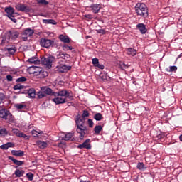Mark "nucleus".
<instances>
[{"instance_id":"1","label":"nucleus","mask_w":182,"mask_h":182,"mask_svg":"<svg viewBox=\"0 0 182 182\" xmlns=\"http://www.w3.org/2000/svg\"><path fill=\"white\" fill-rule=\"evenodd\" d=\"M86 117H80V116L77 115L76 119H75V123H76V132L79 134V139L83 140L86 135H88L89 131L88 127L85 126V121Z\"/></svg>"},{"instance_id":"2","label":"nucleus","mask_w":182,"mask_h":182,"mask_svg":"<svg viewBox=\"0 0 182 182\" xmlns=\"http://www.w3.org/2000/svg\"><path fill=\"white\" fill-rule=\"evenodd\" d=\"M135 12H136L137 16L146 18L149 17V9L146 5L143 3H137L135 5Z\"/></svg>"},{"instance_id":"3","label":"nucleus","mask_w":182,"mask_h":182,"mask_svg":"<svg viewBox=\"0 0 182 182\" xmlns=\"http://www.w3.org/2000/svg\"><path fill=\"white\" fill-rule=\"evenodd\" d=\"M53 97H65L70 100V101L73 100V95L66 90H58V92H55L53 95Z\"/></svg>"},{"instance_id":"4","label":"nucleus","mask_w":182,"mask_h":182,"mask_svg":"<svg viewBox=\"0 0 182 182\" xmlns=\"http://www.w3.org/2000/svg\"><path fill=\"white\" fill-rule=\"evenodd\" d=\"M0 118L4 120H7L8 122L14 121V116L7 109H0Z\"/></svg>"},{"instance_id":"5","label":"nucleus","mask_w":182,"mask_h":182,"mask_svg":"<svg viewBox=\"0 0 182 182\" xmlns=\"http://www.w3.org/2000/svg\"><path fill=\"white\" fill-rule=\"evenodd\" d=\"M41 63L43 65H46L48 69H50L52 68V63L55 61V57L53 56H47V57H41Z\"/></svg>"},{"instance_id":"6","label":"nucleus","mask_w":182,"mask_h":182,"mask_svg":"<svg viewBox=\"0 0 182 182\" xmlns=\"http://www.w3.org/2000/svg\"><path fill=\"white\" fill-rule=\"evenodd\" d=\"M4 12L7 14V17L10 18L14 23H16V19L14 18V15H16V13H14V9L13 7H8L4 9Z\"/></svg>"},{"instance_id":"7","label":"nucleus","mask_w":182,"mask_h":182,"mask_svg":"<svg viewBox=\"0 0 182 182\" xmlns=\"http://www.w3.org/2000/svg\"><path fill=\"white\" fill-rule=\"evenodd\" d=\"M4 36L11 38V41H16L20 36V32L17 30L12 29L7 33H6Z\"/></svg>"},{"instance_id":"8","label":"nucleus","mask_w":182,"mask_h":182,"mask_svg":"<svg viewBox=\"0 0 182 182\" xmlns=\"http://www.w3.org/2000/svg\"><path fill=\"white\" fill-rule=\"evenodd\" d=\"M54 43H55L54 41H52L50 39H47L45 38H42L40 42V45L41 48H50V46H53Z\"/></svg>"},{"instance_id":"9","label":"nucleus","mask_w":182,"mask_h":182,"mask_svg":"<svg viewBox=\"0 0 182 182\" xmlns=\"http://www.w3.org/2000/svg\"><path fill=\"white\" fill-rule=\"evenodd\" d=\"M69 58H70V54L65 53L63 51L56 53V60H61L63 63H65Z\"/></svg>"},{"instance_id":"10","label":"nucleus","mask_w":182,"mask_h":182,"mask_svg":"<svg viewBox=\"0 0 182 182\" xmlns=\"http://www.w3.org/2000/svg\"><path fill=\"white\" fill-rule=\"evenodd\" d=\"M40 92H43L44 94H46L48 96H53V94H55V91H53L51 88L49 87L45 86L41 87Z\"/></svg>"},{"instance_id":"11","label":"nucleus","mask_w":182,"mask_h":182,"mask_svg":"<svg viewBox=\"0 0 182 182\" xmlns=\"http://www.w3.org/2000/svg\"><path fill=\"white\" fill-rule=\"evenodd\" d=\"M16 9L21 12H30V8L24 4H18L16 6Z\"/></svg>"},{"instance_id":"12","label":"nucleus","mask_w":182,"mask_h":182,"mask_svg":"<svg viewBox=\"0 0 182 182\" xmlns=\"http://www.w3.org/2000/svg\"><path fill=\"white\" fill-rule=\"evenodd\" d=\"M66 99L68 98L63 97H55V98L52 99L51 101L55 103V105H62L68 102Z\"/></svg>"},{"instance_id":"13","label":"nucleus","mask_w":182,"mask_h":182,"mask_svg":"<svg viewBox=\"0 0 182 182\" xmlns=\"http://www.w3.org/2000/svg\"><path fill=\"white\" fill-rule=\"evenodd\" d=\"M90 139H85V142L82 143V144L78 145L77 148L78 149H86L87 150L91 149V145L90 144Z\"/></svg>"},{"instance_id":"14","label":"nucleus","mask_w":182,"mask_h":182,"mask_svg":"<svg viewBox=\"0 0 182 182\" xmlns=\"http://www.w3.org/2000/svg\"><path fill=\"white\" fill-rule=\"evenodd\" d=\"M136 29L139 30L142 35L146 34L147 32L146 26L144 25V23H142L136 25Z\"/></svg>"},{"instance_id":"15","label":"nucleus","mask_w":182,"mask_h":182,"mask_svg":"<svg viewBox=\"0 0 182 182\" xmlns=\"http://www.w3.org/2000/svg\"><path fill=\"white\" fill-rule=\"evenodd\" d=\"M90 9H91V11H92L93 14H98L101 9V5L98 4H92L91 6H90Z\"/></svg>"},{"instance_id":"16","label":"nucleus","mask_w":182,"mask_h":182,"mask_svg":"<svg viewBox=\"0 0 182 182\" xmlns=\"http://www.w3.org/2000/svg\"><path fill=\"white\" fill-rule=\"evenodd\" d=\"M34 30L30 28H25L24 31H23L22 35L23 36H26L27 37H31L33 35H34Z\"/></svg>"},{"instance_id":"17","label":"nucleus","mask_w":182,"mask_h":182,"mask_svg":"<svg viewBox=\"0 0 182 182\" xmlns=\"http://www.w3.org/2000/svg\"><path fill=\"white\" fill-rule=\"evenodd\" d=\"M11 154L16 157H23L24 156V151L21 150H12Z\"/></svg>"},{"instance_id":"18","label":"nucleus","mask_w":182,"mask_h":182,"mask_svg":"<svg viewBox=\"0 0 182 182\" xmlns=\"http://www.w3.org/2000/svg\"><path fill=\"white\" fill-rule=\"evenodd\" d=\"M4 50H6V52H8L9 55H14V53H16V48L15 46L7 47L4 48Z\"/></svg>"},{"instance_id":"19","label":"nucleus","mask_w":182,"mask_h":182,"mask_svg":"<svg viewBox=\"0 0 182 182\" xmlns=\"http://www.w3.org/2000/svg\"><path fill=\"white\" fill-rule=\"evenodd\" d=\"M30 69H32L34 70V71H33V74H34L35 75H37V73H41L42 72H45L43 70V68H41V67H37V66L31 67Z\"/></svg>"},{"instance_id":"20","label":"nucleus","mask_w":182,"mask_h":182,"mask_svg":"<svg viewBox=\"0 0 182 182\" xmlns=\"http://www.w3.org/2000/svg\"><path fill=\"white\" fill-rule=\"evenodd\" d=\"M8 159L11 160L12 162H14V164H16L18 166H21L24 164V162H23L22 161H18L12 156H8Z\"/></svg>"},{"instance_id":"21","label":"nucleus","mask_w":182,"mask_h":182,"mask_svg":"<svg viewBox=\"0 0 182 182\" xmlns=\"http://www.w3.org/2000/svg\"><path fill=\"white\" fill-rule=\"evenodd\" d=\"M58 38L64 43H70V39L68 36L60 35Z\"/></svg>"},{"instance_id":"22","label":"nucleus","mask_w":182,"mask_h":182,"mask_svg":"<svg viewBox=\"0 0 182 182\" xmlns=\"http://www.w3.org/2000/svg\"><path fill=\"white\" fill-rule=\"evenodd\" d=\"M12 147H14V144L12 142H8L7 144H4V145L0 146V149L2 150H8V149Z\"/></svg>"},{"instance_id":"23","label":"nucleus","mask_w":182,"mask_h":182,"mask_svg":"<svg viewBox=\"0 0 182 182\" xmlns=\"http://www.w3.org/2000/svg\"><path fill=\"white\" fill-rule=\"evenodd\" d=\"M27 62L35 65H38L41 63V61L36 57H31V58H28V60H27Z\"/></svg>"},{"instance_id":"24","label":"nucleus","mask_w":182,"mask_h":182,"mask_svg":"<svg viewBox=\"0 0 182 182\" xmlns=\"http://www.w3.org/2000/svg\"><path fill=\"white\" fill-rule=\"evenodd\" d=\"M126 51L127 54L132 57H134L136 55V50H135L134 48H127Z\"/></svg>"},{"instance_id":"25","label":"nucleus","mask_w":182,"mask_h":182,"mask_svg":"<svg viewBox=\"0 0 182 182\" xmlns=\"http://www.w3.org/2000/svg\"><path fill=\"white\" fill-rule=\"evenodd\" d=\"M100 77L103 81H109L111 80V77L107 75V73H102L100 74Z\"/></svg>"},{"instance_id":"26","label":"nucleus","mask_w":182,"mask_h":182,"mask_svg":"<svg viewBox=\"0 0 182 182\" xmlns=\"http://www.w3.org/2000/svg\"><path fill=\"white\" fill-rule=\"evenodd\" d=\"M43 24H51L53 26L57 25V21H55L53 19H43Z\"/></svg>"},{"instance_id":"27","label":"nucleus","mask_w":182,"mask_h":182,"mask_svg":"<svg viewBox=\"0 0 182 182\" xmlns=\"http://www.w3.org/2000/svg\"><path fill=\"white\" fill-rule=\"evenodd\" d=\"M10 40H11V38L6 36H2L1 45H7L9 43Z\"/></svg>"},{"instance_id":"28","label":"nucleus","mask_w":182,"mask_h":182,"mask_svg":"<svg viewBox=\"0 0 182 182\" xmlns=\"http://www.w3.org/2000/svg\"><path fill=\"white\" fill-rule=\"evenodd\" d=\"M37 144H38V147L41 148V149H44L48 146L47 142L42 141H38V142H37Z\"/></svg>"},{"instance_id":"29","label":"nucleus","mask_w":182,"mask_h":182,"mask_svg":"<svg viewBox=\"0 0 182 182\" xmlns=\"http://www.w3.org/2000/svg\"><path fill=\"white\" fill-rule=\"evenodd\" d=\"M102 129L103 128H102L101 125H97L94 127V132L97 135H99Z\"/></svg>"},{"instance_id":"30","label":"nucleus","mask_w":182,"mask_h":182,"mask_svg":"<svg viewBox=\"0 0 182 182\" xmlns=\"http://www.w3.org/2000/svg\"><path fill=\"white\" fill-rule=\"evenodd\" d=\"M27 94H28V97L31 98H35V90L34 88H31L27 91Z\"/></svg>"},{"instance_id":"31","label":"nucleus","mask_w":182,"mask_h":182,"mask_svg":"<svg viewBox=\"0 0 182 182\" xmlns=\"http://www.w3.org/2000/svg\"><path fill=\"white\" fill-rule=\"evenodd\" d=\"M14 175H16V177H22L24 175V171L16 169L14 172Z\"/></svg>"},{"instance_id":"32","label":"nucleus","mask_w":182,"mask_h":182,"mask_svg":"<svg viewBox=\"0 0 182 182\" xmlns=\"http://www.w3.org/2000/svg\"><path fill=\"white\" fill-rule=\"evenodd\" d=\"M94 120H97V122H100L102 120V119H103V116L102 115L101 113H97L95 114H94Z\"/></svg>"},{"instance_id":"33","label":"nucleus","mask_w":182,"mask_h":182,"mask_svg":"<svg viewBox=\"0 0 182 182\" xmlns=\"http://www.w3.org/2000/svg\"><path fill=\"white\" fill-rule=\"evenodd\" d=\"M136 168L139 171H144L146 169V167H145V165L143 164V162H139V164H137Z\"/></svg>"},{"instance_id":"34","label":"nucleus","mask_w":182,"mask_h":182,"mask_svg":"<svg viewBox=\"0 0 182 182\" xmlns=\"http://www.w3.org/2000/svg\"><path fill=\"white\" fill-rule=\"evenodd\" d=\"M70 69H72V67H70V65H64L61 67V72L66 73L68 72V70H70Z\"/></svg>"},{"instance_id":"35","label":"nucleus","mask_w":182,"mask_h":182,"mask_svg":"<svg viewBox=\"0 0 182 182\" xmlns=\"http://www.w3.org/2000/svg\"><path fill=\"white\" fill-rule=\"evenodd\" d=\"M37 75H36V76H40V77L41 78H45L48 76V72L47 71H44V72H41V73H36Z\"/></svg>"},{"instance_id":"36","label":"nucleus","mask_w":182,"mask_h":182,"mask_svg":"<svg viewBox=\"0 0 182 182\" xmlns=\"http://www.w3.org/2000/svg\"><path fill=\"white\" fill-rule=\"evenodd\" d=\"M8 135V131L6 128H2L0 129V136H6Z\"/></svg>"},{"instance_id":"37","label":"nucleus","mask_w":182,"mask_h":182,"mask_svg":"<svg viewBox=\"0 0 182 182\" xmlns=\"http://www.w3.org/2000/svg\"><path fill=\"white\" fill-rule=\"evenodd\" d=\"M73 133L70 132L65 134V136H64V140L65 141H68V140H71L73 141Z\"/></svg>"},{"instance_id":"38","label":"nucleus","mask_w":182,"mask_h":182,"mask_svg":"<svg viewBox=\"0 0 182 182\" xmlns=\"http://www.w3.org/2000/svg\"><path fill=\"white\" fill-rule=\"evenodd\" d=\"M15 107L18 110H21L22 109H26V105L24 104H16Z\"/></svg>"},{"instance_id":"39","label":"nucleus","mask_w":182,"mask_h":182,"mask_svg":"<svg viewBox=\"0 0 182 182\" xmlns=\"http://www.w3.org/2000/svg\"><path fill=\"white\" fill-rule=\"evenodd\" d=\"M48 95L46 93H44L43 92L38 91L37 92V97H38L39 99H43V97H46Z\"/></svg>"},{"instance_id":"40","label":"nucleus","mask_w":182,"mask_h":182,"mask_svg":"<svg viewBox=\"0 0 182 182\" xmlns=\"http://www.w3.org/2000/svg\"><path fill=\"white\" fill-rule=\"evenodd\" d=\"M24 88V85H21V84H16L14 86V90H20Z\"/></svg>"},{"instance_id":"41","label":"nucleus","mask_w":182,"mask_h":182,"mask_svg":"<svg viewBox=\"0 0 182 182\" xmlns=\"http://www.w3.org/2000/svg\"><path fill=\"white\" fill-rule=\"evenodd\" d=\"M16 136H18V138H23L25 139H27V138H28V136L26 134H24L23 132L17 134H16Z\"/></svg>"},{"instance_id":"42","label":"nucleus","mask_w":182,"mask_h":182,"mask_svg":"<svg viewBox=\"0 0 182 182\" xmlns=\"http://www.w3.org/2000/svg\"><path fill=\"white\" fill-rule=\"evenodd\" d=\"M37 4L41 5H48L49 4V2H48L46 0H36Z\"/></svg>"},{"instance_id":"43","label":"nucleus","mask_w":182,"mask_h":182,"mask_svg":"<svg viewBox=\"0 0 182 182\" xmlns=\"http://www.w3.org/2000/svg\"><path fill=\"white\" fill-rule=\"evenodd\" d=\"M90 114L87 110H83L82 114H81V118L89 117Z\"/></svg>"},{"instance_id":"44","label":"nucleus","mask_w":182,"mask_h":182,"mask_svg":"<svg viewBox=\"0 0 182 182\" xmlns=\"http://www.w3.org/2000/svg\"><path fill=\"white\" fill-rule=\"evenodd\" d=\"M63 50L64 51L73 50V47L68 46L67 45L63 46Z\"/></svg>"},{"instance_id":"45","label":"nucleus","mask_w":182,"mask_h":182,"mask_svg":"<svg viewBox=\"0 0 182 182\" xmlns=\"http://www.w3.org/2000/svg\"><path fill=\"white\" fill-rule=\"evenodd\" d=\"M27 79L26 77H22L16 79V82L18 83L23 82H26Z\"/></svg>"},{"instance_id":"46","label":"nucleus","mask_w":182,"mask_h":182,"mask_svg":"<svg viewBox=\"0 0 182 182\" xmlns=\"http://www.w3.org/2000/svg\"><path fill=\"white\" fill-rule=\"evenodd\" d=\"M26 177L27 178H28L29 181H32L34 177V174H33L32 173H26Z\"/></svg>"},{"instance_id":"47","label":"nucleus","mask_w":182,"mask_h":182,"mask_svg":"<svg viewBox=\"0 0 182 182\" xmlns=\"http://www.w3.org/2000/svg\"><path fill=\"white\" fill-rule=\"evenodd\" d=\"M87 124L89 125L90 128H93L94 123L92 119H87Z\"/></svg>"},{"instance_id":"48","label":"nucleus","mask_w":182,"mask_h":182,"mask_svg":"<svg viewBox=\"0 0 182 182\" xmlns=\"http://www.w3.org/2000/svg\"><path fill=\"white\" fill-rule=\"evenodd\" d=\"M4 100H5V95L0 92V104L4 102Z\"/></svg>"},{"instance_id":"49","label":"nucleus","mask_w":182,"mask_h":182,"mask_svg":"<svg viewBox=\"0 0 182 182\" xmlns=\"http://www.w3.org/2000/svg\"><path fill=\"white\" fill-rule=\"evenodd\" d=\"M12 133L17 135V134H21L22 132H21L18 129L14 128L12 129Z\"/></svg>"},{"instance_id":"50","label":"nucleus","mask_w":182,"mask_h":182,"mask_svg":"<svg viewBox=\"0 0 182 182\" xmlns=\"http://www.w3.org/2000/svg\"><path fill=\"white\" fill-rule=\"evenodd\" d=\"M31 135H33V136L34 137H37L38 136L39 134H38L36 130H33L31 131Z\"/></svg>"},{"instance_id":"51","label":"nucleus","mask_w":182,"mask_h":182,"mask_svg":"<svg viewBox=\"0 0 182 182\" xmlns=\"http://www.w3.org/2000/svg\"><path fill=\"white\" fill-rule=\"evenodd\" d=\"M94 65V67L99 68V69H101V70L105 69V65L102 64H97V65Z\"/></svg>"},{"instance_id":"52","label":"nucleus","mask_w":182,"mask_h":182,"mask_svg":"<svg viewBox=\"0 0 182 182\" xmlns=\"http://www.w3.org/2000/svg\"><path fill=\"white\" fill-rule=\"evenodd\" d=\"M92 64H93V65H100L99 64V59H97V58L92 59Z\"/></svg>"},{"instance_id":"53","label":"nucleus","mask_w":182,"mask_h":182,"mask_svg":"<svg viewBox=\"0 0 182 182\" xmlns=\"http://www.w3.org/2000/svg\"><path fill=\"white\" fill-rule=\"evenodd\" d=\"M97 33L102 35H105L106 33L105 30L103 29L97 30Z\"/></svg>"},{"instance_id":"54","label":"nucleus","mask_w":182,"mask_h":182,"mask_svg":"<svg viewBox=\"0 0 182 182\" xmlns=\"http://www.w3.org/2000/svg\"><path fill=\"white\" fill-rule=\"evenodd\" d=\"M178 70V67L176 66H171L170 72H176Z\"/></svg>"},{"instance_id":"55","label":"nucleus","mask_w":182,"mask_h":182,"mask_svg":"<svg viewBox=\"0 0 182 182\" xmlns=\"http://www.w3.org/2000/svg\"><path fill=\"white\" fill-rule=\"evenodd\" d=\"M85 18L89 20H92L93 18V16L92 14H85Z\"/></svg>"},{"instance_id":"56","label":"nucleus","mask_w":182,"mask_h":182,"mask_svg":"<svg viewBox=\"0 0 182 182\" xmlns=\"http://www.w3.org/2000/svg\"><path fill=\"white\" fill-rule=\"evenodd\" d=\"M6 78L7 79L8 82H12V76L11 75H8Z\"/></svg>"},{"instance_id":"57","label":"nucleus","mask_w":182,"mask_h":182,"mask_svg":"<svg viewBox=\"0 0 182 182\" xmlns=\"http://www.w3.org/2000/svg\"><path fill=\"white\" fill-rule=\"evenodd\" d=\"M164 137V134H160L159 135H158V139H161Z\"/></svg>"},{"instance_id":"58","label":"nucleus","mask_w":182,"mask_h":182,"mask_svg":"<svg viewBox=\"0 0 182 182\" xmlns=\"http://www.w3.org/2000/svg\"><path fill=\"white\" fill-rule=\"evenodd\" d=\"M22 41H28V36H23L22 37Z\"/></svg>"},{"instance_id":"59","label":"nucleus","mask_w":182,"mask_h":182,"mask_svg":"<svg viewBox=\"0 0 182 182\" xmlns=\"http://www.w3.org/2000/svg\"><path fill=\"white\" fill-rule=\"evenodd\" d=\"M79 182H90V181H85L83 179H80V181H79Z\"/></svg>"},{"instance_id":"60","label":"nucleus","mask_w":182,"mask_h":182,"mask_svg":"<svg viewBox=\"0 0 182 182\" xmlns=\"http://www.w3.org/2000/svg\"><path fill=\"white\" fill-rule=\"evenodd\" d=\"M37 133L41 134H43V131H41V130H38V131H37Z\"/></svg>"},{"instance_id":"61","label":"nucleus","mask_w":182,"mask_h":182,"mask_svg":"<svg viewBox=\"0 0 182 182\" xmlns=\"http://www.w3.org/2000/svg\"><path fill=\"white\" fill-rule=\"evenodd\" d=\"M39 16H42V17H46L45 14H43V13H41V14H39Z\"/></svg>"},{"instance_id":"62","label":"nucleus","mask_w":182,"mask_h":182,"mask_svg":"<svg viewBox=\"0 0 182 182\" xmlns=\"http://www.w3.org/2000/svg\"><path fill=\"white\" fill-rule=\"evenodd\" d=\"M178 139H180L181 141H182V134H181L180 136H178Z\"/></svg>"},{"instance_id":"63","label":"nucleus","mask_w":182,"mask_h":182,"mask_svg":"<svg viewBox=\"0 0 182 182\" xmlns=\"http://www.w3.org/2000/svg\"><path fill=\"white\" fill-rule=\"evenodd\" d=\"M90 2H95V0H88Z\"/></svg>"}]
</instances>
